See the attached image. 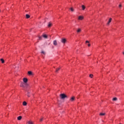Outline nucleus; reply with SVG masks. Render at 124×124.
Listing matches in <instances>:
<instances>
[{
	"label": "nucleus",
	"mask_w": 124,
	"mask_h": 124,
	"mask_svg": "<svg viewBox=\"0 0 124 124\" xmlns=\"http://www.w3.org/2000/svg\"><path fill=\"white\" fill-rule=\"evenodd\" d=\"M60 97L61 99H64V98H67V95H65L64 93H61L60 95Z\"/></svg>",
	"instance_id": "nucleus-1"
},
{
	"label": "nucleus",
	"mask_w": 124,
	"mask_h": 124,
	"mask_svg": "<svg viewBox=\"0 0 124 124\" xmlns=\"http://www.w3.org/2000/svg\"><path fill=\"white\" fill-rule=\"evenodd\" d=\"M43 37H44V38H47V35H43Z\"/></svg>",
	"instance_id": "nucleus-20"
},
{
	"label": "nucleus",
	"mask_w": 124,
	"mask_h": 124,
	"mask_svg": "<svg viewBox=\"0 0 124 124\" xmlns=\"http://www.w3.org/2000/svg\"><path fill=\"white\" fill-rule=\"evenodd\" d=\"M43 121V117H42L40 119V122H42Z\"/></svg>",
	"instance_id": "nucleus-24"
},
{
	"label": "nucleus",
	"mask_w": 124,
	"mask_h": 124,
	"mask_svg": "<svg viewBox=\"0 0 124 124\" xmlns=\"http://www.w3.org/2000/svg\"><path fill=\"white\" fill-rule=\"evenodd\" d=\"M17 120H18V121H21V120H22V116H18V117H17Z\"/></svg>",
	"instance_id": "nucleus-10"
},
{
	"label": "nucleus",
	"mask_w": 124,
	"mask_h": 124,
	"mask_svg": "<svg viewBox=\"0 0 124 124\" xmlns=\"http://www.w3.org/2000/svg\"><path fill=\"white\" fill-rule=\"evenodd\" d=\"M70 101H74L75 100V97H72L70 99Z\"/></svg>",
	"instance_id": "nucleus-7"
},
{
	"label": "nucleus",
	"mask_w": 124,
	"mask_h": 124,
	"mask_svg": "<svg viewBox=\"0 0 124 124\" xmlns=\"http://www.w3.org/2000/svg\"><path fill=\"white\" fill-rule=\"evenodd\" d=\"M41 53H42V54H43L44 55H45V52L42 51L41 52Z\"/></svg>",
	"instance_id": "nucleus-26"
},
{
	"label": "nucleus",
	"mask_w": 124,
	"mask_h": 124,
	"mask_svg": "<svg viewBox=\"0 0 124 124\" xmlns=\"http://www.w3.org/2000/svg\"><path fill=\"white\" fill-rule=\"evenodd\" d=\"M60 69H61V68H58L56 69V72H58V71H59V70H60Z\"/></svg>",
	"instance_id": "nucleus-21"
},
{
	"label": "nucleus",
	"mask_w": 124,
	"mask_h": 124,
	"mask_svg": "<svg viewBox=\"0 0 124 124\" xmlns=\"http://www.w3.org/2000/svg\"><path fill=\"white\" fill-rule=\"evenodd\" d=\"M23 105H24V106H26L27 105V103L26 101L23 102Z\"/></svg>",
	"instance_id": "nucleus-14"
},
{
	"label": "nucleus",
	"mask_w": 124,
	"mask_h": 124,
	"mask_svg": "<svg viewBox=\"0 0 124 124\" xmlns=\"http://www.w3.org/2000/svg\"><path fill=\"white\" fill-rule=\"evenodd\" d=\"M70 10L71 11H72V12H73L74 11V9H73V8H70Z\"/></svg>",
	"instance_id": "nucleus-18"
},
{
	"label": "nucleus",
	"mask_w": 124,
	"mask_h": 124,
	"mask_svg": "<svg viewBox=\"0 0 124 124\" xmlns=\"http://www.w3.org/2000/svg\"><path fill=\"white\" fill-rule=\"evenodd\" d=\"M27 96H28V97H30V96H31L30 95V93H28L27 94Z\"/></svg>",
	"instance_id": "nucleus-25"
},
{
	"label": "nucleus",
	"mask_w": 124,
	"mask_h": 124,
	"mask_svg": "<svg viewBox=\"0 0 124 124\" xmlns=\"http://www.w3.org/2000/svg\"><path fill=\"white\" fill-rule=\"evenodd\" d=\"M26 17L27 19H29V18H30V17H31V16H30L29 15L27 14V15H26Z\"/></svg>",
	"instance_id": "nucleus-11"
},
{
	"label": "nucleus",
	"mask_w": 124,
	"mask_h": 124,
	"mask_svg": "<svg viewBox=\"0 0 124 124\" xmlns=\"http://www.w3.org/2000/svg\"><path fill=\"white\" fill-rule=\"evenodd\" d=\"M100 116H104V115H105V113H101L100 114Z\"/></svg>",
	"instance_id": "nucleus-23"
},
{
	"label": "nucleus",
	"mask_w": 124,
	"mask_h": 124,
	"mask_svg": "<svg viewBox=\"0 0 124 124\" xmlns=\"http://www.w3.org/2000/svg\"><path fill=\"white\" fill-rule=\"evenodd\" d=\"M28 124H33V123L32 122L29 121L28 122Z\"/></svg>",
	"instance_id": "nucleus-22"
},
{
	"label": "nucleus",
	"mask_w": 124,
	"mask_h": 124,
	"mask_svg": "<svg viewBox=\"0 0 124 124\" xmlns=\"http://www.w3.org/2000/svg\"><path fill=\"white\" fill-rule=\"evenodd\" d=\"M48 27L49 28H50V27H52V23H51L49 22V23H48Z\"/></svg>",
	"instance_id": "nucleus-15"
},
{
	"label": "nucleus",
	"mask_w": 124,
	"mask_h": 124,
	"mask_svg": "<svg viewBox=\"0 0 124 124\" xmlns=\"http://www.w3.org/2000/svg\"><path fill=\"white\" fill-rule=\"evenodd\" d=\"M61 42L63 44L65 43V42H66V39L65 38L62 39Z\"/></svg>",
	"instance_id": "nucleus-2"
},
{
	"label": "nucleus",
	"mask_w": 124,
	"mask_h": 124,
	"mask_svg": "<svg viewBox=\"0 0 124 124\" xmlns=\"http://www.w3.org/2000/svg\"><path fill=\"white\" fill-rule=\"evenodd\" d=\"M121 7H122V5L120 4V5H119V8H121Z\"/></svg>",
	"instance_id": "nucleus-29"
},
{
	"label": "nucleus",
	"mask_w": 124,
	"mask_h": 124,
	"mask_svg": "<svg viewBox=\"0 0 124 124\" xmlns=\"http://www.w3.org/2000/svg\"><path fill=\"white\" fill-rule=\"evenodd\" d=\"M53 45H54V46H57L58 45V43L57 42V40H54L53 41Z\"/></svg>",
	"instance_id": "nucleus-4"
},
{
	"label": "nucleus",
	"mask_w": 124,
	"mask_h": 124,
	"mask_svg": "<svg viewBox=\"0 0 124 124\" xmlns=\"http://www.w3.org/2000/svg\"><path fill=\"white\" fill-rule=\"evenodd\" d=\"M87 45H88V47H90V46H91V44H88Z\"/></svg>",
	"instance_id": "nucleus-28"
},
{
	"label": "nucleus",
	"mask_w": 124,
	"mask_h": 124,
	"mask_svg": "<svg viewBox=\"0 0 124 124\" xmlns=\"http://www.w3.org/2000/svg\"><path fill=\"white\" fill-rule=\"evenodd\" d=\"M29 75H32V72L31 71L28 72Z\"/></svg>",
	"instance_id": "nucleus-13"
},
{
	"label": "nucleus",
	"mask_w": 124,
	"mask_h": 124,
	"mask_svg": "<svg viewBox=\"0 0 124 124\" xmlns=\"http://www.w3.org/2000/svg\"><path fill=\"white\" fill-rule=\"evenodd\" d=\"M23 82L25 83H27L28 82V78H23Z\"/></svg>",
	"instance_id": "nucleus-6"
},
{
	"label": "nucleus",
	"mask_w": 124,
	"mask_h": 124,
	"mask_svg": "<svg viewBox=\"0 0 124 124\" xmlns=\"http://www.w3.org/2000/svg\"><path fill=\"white\" fill-rule=\"evenodd\" d=\"M20 87H22V88H24V83L23 82H21L20 84Z\"/></svg>",
	"instance_id": "nucleus-17"
},
{
	"label": "nucleus",
	"mask_w": 124,
	"mask_h": 124,
	"mask_svg": "<svg viewBox=\"0 0 124 124\" xmlns=\"http://www.w3.org/2000/svg\"><path fill=\"white\" fill-rule=\"evenodd\" d=\"M83 19H84V16H80L78 17V20H83Z\"/></svg>",
	"instance_id": "nucleus-3"
},
{
	"label": "nucleus",
	"mask_w": 124,
	"mask_h": 124,
	"mask_svg": "<svg viewBox=\"0 0 124 124\" xmlns=\"http://www.w3.org/2000/svg\"><path fill=\"white\" fill-rule=\"evenodd\" d=\"M111 21H112V18H110L108 20L107 25H109L111 22Z\"/></svg>",
	"instance_id": "nucleus-8"
},
{
	"label": "nucleus",
	"mask_w": 124,
	"mask_h": 124,
	"mask_svg": "<svg viewBox=\"0 0 124 124\" xmlns=\"http://www.w3.org/2000/svg\"><path fill=\"white\" fill-rule=\"evenodd\" d=\"M81 7H82V10H85V9H86V7L84 5H82L81 6Z\"/></svg>",
	"instance_id": "nucleus-9"
},
{
	"label": "nucleus",
	"mask_w": 124,
	"mask_h": 124,
	"mask_svg": "<svg viewBox=\"0 0 124 124\" xmlns=\"http://www.w3.org/2000/svg\"><path fill=\"white\" fill-rule=\"evenodd\" d=\"M93 74H90L89 75V77H90V78H93Z\"/></svg>",
	"instance_id": "nucleus-19"
},
{
	"label": "nucleus",
	"mask_w": 124,
	"mask_h": 124,
	"mask_svg": "<svg viewBox=\"0 0 124 124\" xmlns=\"http://www.w3.org/2000/svg\"><path fill=\"white\" fill-rule=\"evenodd\" d=\"M112 100H113V101H117V100H118V98H117V97L113 98Z\"/></svg>",
	"instance_id": "nucleus-12"
},
{
	"label": "nucleus",
	"mask_w": 124,
	"mask_h": 124,
	"mask_svg": "<svg viewBox=\"0 0 124 124\" xmlns=\"http://www.w3.org/2000/svg\"><path fill=\"white\" fill-rule=\"evenodd\" d=\"M82 31V30L80 28L78 29L77 32L78 33H79V32H81Z\"/></svg>",
	"instance_id": "nucleus-5"
},
{
	"label": "nucleus",
	"mask_w": 124,
	"mask_h": 124,
	"mask_svg": "<svg viewBox=\"0 0 124 124\" xmlns=\"http://www.w3.org/2000/svg\"><path fill=\"white\" fill-rule=\"evenodd\" d=\"M0 61L2 62V63H4V60H3V59H1Z\"/></svg>",
	"instance_id": "nucleus-16"
},
{
	"label": "nucleus",
	"mask_w": 124,
	"mask_h": 124,
	"mask_svg": "<svg viewBox=\"0 0 124 124\" xmlns=\"http://www.w3.org/2000/svg\"><path fill=\"white\" fill-rule=\"evenodd\" d=\"M86 43H90V42L89 41H86Z\"/></svg>",
	"instance_id": "nucleus-27"
}]
</instances>
